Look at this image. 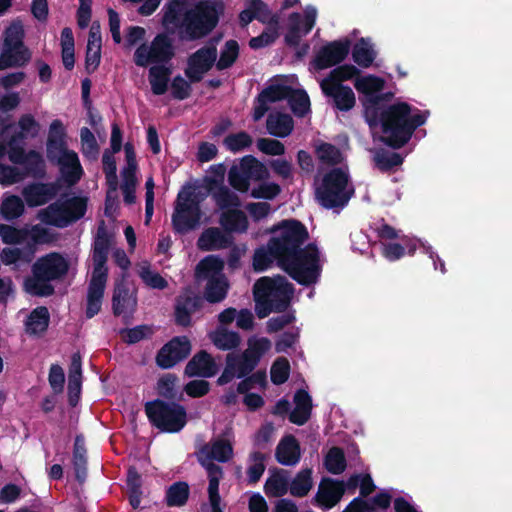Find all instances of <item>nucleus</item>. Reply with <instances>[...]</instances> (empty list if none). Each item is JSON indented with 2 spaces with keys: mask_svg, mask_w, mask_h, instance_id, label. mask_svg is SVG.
I'll return each mask as SVG.
<instances>
[{
  "mask_svg": "<svg viewBox=\"0 0 512 512\" xmlns=\"http://www.w3.org/2000/svg\"><path fill=\"white\" fill-rule=\"evenodd\" d=\"M274 252L280 255L293 273L292 279L303 286L317 282L321 273L319 250L313 243L304 246L309 238L307 227L297 219H284L267 231Z\"/></svg>",
  "mask_w": 512,
  "mask_h": 512,
  "instance_id": "obj_1",
  "label": "nucleus"
},
{
  "mask_svg": "<svg viewBox=\"0 0 512 512\" xmlns=\"http://www.w3.org/2000/svg\"><path fill=\"white\" fill-rule=\"evenodd\" d=\"M429 111H421L406 102L383 104L377 110L375 121L366 120L370 128L381 125L380 141L392 149L404 147L417 128L424 125Z\"/></svg>",
  "mask_w": 512,
  "mask_h": 512,
  "instance_id": "obj_2",
  "label": "nucleus"
},
{
  "mask_svg": "<svg viewBox=\"0 0 512 512\" xmlns=\"http://www.w3.org/2000/svg\"><path fill=\"white\" fill-rule=\"evenodd\" d=\"M111 241L112 236L109 234L105 222L102 220L97 228L91 253L93 271L88 285L85 311L88 319L93 318L101 310L108 278V268L106 263L108 261Z\"/></svg>",
  "mask_w": 512,
  "mask_h": 512,
  "instance_id": "obj_3",
  "label": "nucleus"
},
{
  "mask_svg": "<svg viewBox=\"0 0 512 512\" xmlns=\"http://www.w3.org/2000/svg\"><path fill=\"white\" fill-rule=\"evenodd\" d=\"M68 260L58 252H50L39 257L32 265V275L25 278L24 289L37 297H48L55 293L53 281H60L69 271Z\"/></svg>",
  "mask_w": 512,
  "mask_h": 512,
  "instance_id": "obj_4",
  "label": "nucleus"
},
{
  "mask_svg": "<svg viewBox=\"0 0 512 512\" xmlns=\"http://www.w3.org/2000/svg\"><path fill=\"white\" fill-rule=\"evenodd\" d=\"M293 293V285L283 276L259 278L253 285L256 315L263 319L272 312H285L290 306Z\"/></svg>",
  "mask_w": 512,
  "mask_h": 512,
  "instance_id": "obj_5",
  "label": "nucleus"
},
{
  "mask_svg": "<svg viewBox=\"0 0 512 512\" xmlns=\"http://www.w3.org/2000/svg\"><path fill=\"white\" fill-rule=\"evenodd\" d=\"M225 6L221 0H205L188 10L180 26V38L185 41L200 40L218 25Z\"/></svg>",
  "mask_w": 512,
  "mask_h": 512,
  "instance_id": "obj_6",
  "label": "nucleus"
},
{
  "mask_svg": "<svg viewBox=\"0 0 512 512\" xmlns=\"http://www.w3.org/2000/svg\"><path fill=\"white\" fill-rule=\"evenodd\" d=\"M355 195L347 172L342 168H332L321 179L315 189V199L325 209L341 210Z\"/></svg>",
  "mask_w": 512,
  "mask_h": 512,
  "instance_id": "obj_7",
  "label": "nucleus"
},
{
  "mask_svg": "<svg viewBox=\"0 0 512 512\" xmlns=\"http://www.w3.org/2000/svg\"><path fill=\"white\" fill-rule=\"evenodd\" d=\"M144 410L150 424L165 433H178L187 424V410L180 402L160 398L148 401Z\"/></svg>",
  "mask_w": 512,
  "mask_h": 512,
  "instance_id": "obj_8",
  "label": "nucleus"
},
{
  "mask_svg": "<svg viewBox=\"0 0 512 512\" xmlns=\"http://www.w3.org/2000/svg\"><path fill=\"white\" fill-rule=\"evenodd\" d=\"M87 211V200L73 196L59 199L38 212V218L46 225L66 228L84 217Z\"/></svg>",
  "mask_w": 512,
  "mask_h": 512,
  "instance_id": "obj_9",
  "label": "nucleus"
},
{
  "mask_svg": "<svg viewBox=\"0 0 512 512\" xmlns=\"http://www.w3.org/2000/svg\"><path fill=\"white\" fill-rule=\"evenodd\" d=\"M202 211L200 201L192 187L181 190L177 195L172 226L175 233L185 235L200 226Z\"/></svg>",
  "mask_w": 512,
  "mask_h": 512,
  "instance_id": "obj_10",
  "label": "nucleus"
},
{
  "mask_svg": "<svg viewBox=\"0 0 512 512\" xmlns=\"http://www.w3.org/2000/svg\"><path fill=\"white\" fill-rule=\"evenodd\" d=\"M46 146L48 160L59 166L62 177L69 185L76 184L83 174L77 153L68 150L65 141L56 140L52 137H48Z\"/></svg>",
  "mask_w": 512,
  "mask_h": 512,
  "instance_id": "obj_11",
  "label": "nucleus"
},
{
  "mask_svg": "<svg viewBox=\"0 0 512 512\" xmlns=\"http://www.w3.org/2000/svg\"><path fill=\"white\" fill-rule=\"evenodd\" d=\"M384 85V80L375 75H367L356 79L354 86L358 92L364 95L361 100L365 120L375 121L379 107L383 106L392 96L391 93L380 94Z\"/></svg>",
  "mask_w": 512,
  "mask_h": 512,
  "instance_id": "obj_12",
  "label": "nucleus"
},
{
  "mask_svg": "<svg viewBox=\"0 0 512 512\" xmlns=\"http://www.w3.org/2000/svg\"><path fill=\"white\" fill-rule=\"evenodd\" d=\"M175 56L171 38L166 33L157 34L150 46L140 44L134 52V63L139 67H147L151 63L164 65Z\"/></svg>",
  "mask_w": 512,
  "mask_h": 512,
  "instance_id": "obj_13",
  "label": "nucleus"
},
{
  "mask_svg": "<svg viewBox=\"0 0 512 512\" xmlns=\"http://www.w3.org/2000/svg\"><path fill=\"white\" fill-rule=\"evenodd\" d=\"M191 351L192 344L187 336H175L158 350L155 361L159 368L171 369L186 360Z\"/></svg>",
  "mask_w": 512,
  "mask_h": 512,
  "instance_id": "obj_14",
  "label": "nucleus"
},
{
  "mask_svg": "<svg viewBox=\"0 0 512 512\" xmlns=\"http://www.w3.org/2000/svg\"><path fill=\"white\" fill-rule=\"evenodd\" d=\"M217 60L216 45L211 43L199 48L187 58V67L184 72L191 83H198L204 74L209 72Z\"/></svg>",
  "mask_w": 512,
  "mask_h": 512,
  "instance_id": "obj_15",
  "label": "nucleus"
},
{
  "mask_svg": "<svg viewBox=\"0 0 512 512\" xmlns=\"http://www.w3.org/2000/svg\"><path fill=\"white\" fill-rule=\"evenodd\" d=\"M349 39L334 40L322 46L313 59L316 70H324L343 62L350 51Z\"/></svg>",
  "mask_w": 512,
  "mask_h": 512,
  "instance_id": "obj_16",
  "label": "nucleus"
},
{
  "mask_svg": "<svg viewBox=\"0 0 512 512\" xmlns=\"http://www.w3.org/2000/svg\"><path fill=\"white\" fill-rule=\"evenodd\" d=\"M220 366L206 350L196 352L187 362L184 375L188 378H212L218 374Z\"/></svg>",
  "mask_w": 512,
  "mask_h": 512,
  "instance_id": "obj_17",
  "label": "nucleus"
},
{
  "mask_svg": "<svg viewBox=\"0 0 512 512\" xmlns=\"http://www.w3.org/2000/svg\"><path fill=\"white\" fill-rule=\"evenodd\" d=\"M344 493V481L324 477L319 484L314 501L321 508L331 509L338 504Z\"/></svg>",
  "mask_w": 512,
  "mask_h": 512,
  "instance_id": "obj_18",
  "label": "nucleus"
},
{
  "mask_svg": "<svg viewBox=\"0 0 512 512\" xmlns=\"http://www.w3.org/2000/svg\"><path fill=\"white\" fill-rule=\"evenodd\" d=\"M58 188L56 183H30L23 188L22 196L27 206L34 208L45 205L54 199L58 193Z\"/></svg>",
  "mask_w": 512,
  "mask_h": 512,
  "instance_id": "obj_19",
  "label": "nucleus"
},
{
  "mask_svg": "<svg viewBox=\"0 0 512 512\" xmlns=\"http://www.w3.org/2000/svg\"><path fill=\"white\" fill-rule=\"evenodd\" d=\"M202 303V298L192 292L178 296L174 311L175 324L181 327H189L192 323V314L202 307Z\"/></svg>",
  "mask_w": 512,
  "mask_h": 512,
  "instance_id": "obj_20",
  "label": "nucleus"
},
{
  "mask_svg": "<svg viewBox=\"0 0 512 512\" xmlns=\"http://www.w3.org/2000/svg\"><path fill=\"white\" fill-rule=\"evenodd\" d=\"M322 93L332 100L333 107L341 112H348L356 104L355 93L347 85H324L320 84Z\"/></svg>",
  "mask_w": 512,
  "mask_h": 512,
  "instance_id": "obj_21",
  "label": "nucleus"
},
{
  "mask_svg": "<svg viewBox=\"0 0 512 512\" xmlns=\"http://www.w3.org/2000/svg\"><path fill=\"white\" fill-rule=\"evenodd\" d=\"M280 258V255L277 252H274L273 246L268 240L266 245H262L254 251L252 262L253 269L256 272H264L270 268L274 262H276L277 266L292 278L293 273L285 262H281Z\"/></svg>",
  "mask_w": 512,
  "mask_h": 512,
  "instance_id": "obj_22",
  "label": "nucleus"
},
{
  "mask_svg": "<svg viewBox=\"0 0 512 512\" xmlns=\"http://www.w3.org/2000/svg\"><path fill=\"white\" fill-rule=\"evenodd\" d=\"M233 242L230 234L217 227L206 228L197 240V247L201 251H215L229 247Z\"/></svg>",
  "mask_w": 512,
  "mask_h": 512,
  "instance_id": "obj_23",
  "label": "nucleus"
},
{
  "mask_svg": "<svg viewBox=\"0 0 512 512\" xmlns=\"http://www.w3.org/2000/svg\"><path fill=\"white\" fill-rule=\"evenodd\" d=\"M275 458L278 463L285 466H294L300 461V444L294 435H286L279 441Z\"/></svg>",
  "mask_w": 512,
  "mask_h": 512,
  "instance_id": "obj_24",
  "label": "nucleus"
},
{
  "mask_svg": "<svg viewBox=\"0 0 512 512\" xmlns=\"http://www.w3.org/2000/svg\"><path fill=\"white\" fill-rule=\"evenodd\" d=\"M197 458L203 460H217L218 462H228L233 457V446L225 439H217L211 445L204 444L196 453Z\"/></svg>",
  "mask_w": 512,
  "mask_h": 512,
  "instance_id": "obj_25",
  "label": "nucleus"
},
{
  "mask_svg": "<svg viewBox=\"0 0 512 512\" xmlns=\"http://www.w3.org/2000/svg\"><path fill=\"white\" fill-rule=\"evenodd\" d=\"M137 305V299L130 292L124 282L115 285L112 296V310L115 316H120L127 311H133Z\"/></svg>",
  "mask_w": 512,
  "mask_h": 512,
  "instance_id": "obj_26",
  "label": "nucleus"
},
{
  "mask_svg": "<svg viewBox=\"0 0 512 512\" xmlns=\"http://www.w3.org/2000/svg\"><path fill=\"white\" fill-rule=\"evenodd\" d=\"M155 389L162 400L180 402L184 399L183 391L178 387V377L173 373L162 375L158 379Z\"/></svg>",
  "mask_w": 512,
  "mask_h": 512,
  "instance_id": "obj_27",
  "label": "nucleus"
},
{
  "mask_svg": "<svg viewBox=\"0 0 512 512\" xmlns=\"http://www.w3.org/2000/svg\"><path fill=\"white\" fill-rule=\"evenodd\" d=\"M266 128L270 135L285 138L293 131L294 121L287 113H270L266 120Z\"/></svg>",
  "mask_w": 512,
  "mask_h": 512,
  "instance_id": "obj_28",
  "label": "nucleus"
},
{
  "mask_svg": "<svg viewBox=\"0 0 512 512\" xmlns=\"http://www.w3.org/2000/svg\"><path fill=\"white\" fill-rule=\"evenodd\" d=\"M37 241V238L34 237V242L28 243L24 248H3L0 253L1 261L4 265H12L18 262L25 264L30 263L33 260L36 252L35 243Z\"/></svg>",
  "mask_w": 512,
  "mask_h": 512,
  "instance_id": "obj_29",
  "label": "nucleus"
},
{
  "mask_svg": "<svg viewBox=\"0 0 512 512\" xmlns=\"http://www.w3.org/2000/svg\"><path fill=\"white\" fill-rule=\"evenodd\" d=\"M50 323L49 310L45 306H38L33 309L26 322V332L29 335L39 336L45 333Z\"/></svg>",
  "mask_w": 512,
  "mask_h": 512,
  "instance_id": "obj_30",
  "label": "nucleus"
},
{
  "mask_svg": "<svg viewBox=\"0 0 512 512\" xmlns=\"http://www.w3.org/2000/svg\"><path fill=\"white\" fill-rule=\"evenodd\" d=\"M220 224L226 233H243L248 229V219L246 214L239 209H229L222 213Z\"/></svg>",
  "mask_w": 512,
  "mask_h": 512,
  "instance_id": "obj_31",
  "label": "nucleus"
},
{
  "mask_svg": "<svg viewBox=\"0 0 512 512\" xmlns=\"http://www.w3.org/2000/svg\"><path fill=\"white\" fill-rule=\"evenodd\" d=\"M172 68L165 65H153L149 69L148 80L155 95H163L168 89Z\"/></svg>",
  "mask_w": 512,
  "mask_h": 512,
  "instance_id": "obj_32",
  "label": "nucleus"
},
{
  "mask_svg": "<svg viewBox=\"0 0 512 512\" xmlns=\"http://www.w3.org/2000/svg\"><path fill=\"white\" fill-rule=\"evenodd\" d=\"M239 166L249 182L251 180L265 181L270 177L268 168L253 155H246L241 158Z\"/></svg>",
  "mask_w": 512,
  "mask_h": 512,
  "instance_id": "obj_33",
  "label": "nucleus"
},
{
  "mask_svg": "<svg viewBox=\"0 0 512 512\" xmlns=\"http://www.w3.org/2000/svg\"><path fill=\"white\" fill-rule=\"evenodd\" d=\"M288 472L276 470L265 482L264 491L268 497H283L289 491Z\"/></svg>",
  "mask_w": 512,
  "mask_h": 512,
  "instance_id": "obj_34",
  "label": "nucleus"
},
{
  "mask_svg": "<svg viewBox=\"0 0 512 512\" xmlns=\"http://www.w3.org/2000/svg\"><path fill=\"white\" fill-rule=\"evenodd\" d=\"M229 284L224 275L210 277L204 291L205 299L209 303H219L227 296Z\"/></svg>",
  "mask_w": 512,
  "mask_h": 512,
  "instance_id": "obj_35",
  "label": "nucleus"
},
{
  "mask_svg": "<svg viewBox=\"0 0 512 512\" xmlns=\"http://www.w3.org/2000/svg\"><path fill=\"white\" fill-rule=\"evenodd\" d=\"M190 495V487L185 481H177L171 484L165 492V503L168 507L184 506Z\"/></svg>",
  "mask_w": 512,
  "mask_h": 512,
  "instance_id": "obj_36",
  "label": "nucleus"
},
{
  "mask_svg": "<svg viewBox=\"0 0 512 512\" xmlns=\"http://www.w3.org/2000/svg\"><path fill=\"white\" fill-rule=\"evenodd\" d=\"M31 51L29 49H22V51H15L3 47L0 54V70H5L11 67H24L31 60Z\"/></svg>",
  "mask_w": 512,
  "mask_h": 512,
  "instance_id": "obj_37",
  "label": "nucleus"
},
{
  "mask_svg": "<svg viewBox=\"0 0 512 512\" xmlns=\"http://www.w3.org/2000/svg\"><path fill=\"white\" fill-rule=\"evenodd\" d=\"M279 37V19L277 15L271 17L269 25L265 30L258 36L252 37L249 40V46L251 49L258 50L273 44Z\"/></svg>",
  "mask_w": 512,
  "mask_h": 512,
  "instance_id": "obj_38",
  "label": "nucleus"
},
{
  "mask_svg": "<svg viewBox=\"0 0 512 512\" xmlns=\"http://www.w3.org/2000/svg\"><path fill=\"white\" fill-rule=\"evenodd\" d=\"M126 485L128 488V500L133 509H138L142 498V478L134 466L127 470Z\"/></svg>",
  "mask_w": 512,
  "mask_h": 512,
  "instance_id": "obj_39",
  "label": "nucleus"
},
{
  "mask_svg": "<svg viewBox=\"0 0 512 512\" xmlns=\"http://www.w3.org/2000/svg\"><path fill=\"white\" fill-rule=\"evenodd\" d=\"M224 262L215 255H208L203 258L196 266L195 274L198 279H210V277H218L222 274Z\"/></svg>",
  "mask_w": 512,
  "mask_h": 512,
  "instance_id": "obj_40",
  "label": "nucleus"
},
{
  "mask_svg": "<svg viewBox=\"0 0 512 512\" xmlns=\"http://www.w3.org/2000/svg\"><path fill=\"white\" fill-rule=\"evenodd\" d=\"M3 47L22 51L29 49L24 44L25 32L21 21H13L4 31Z\"/></svg>",
  "mask_w": 512,
  "mask_h": 512,
  "instance_id": "obj_41",
  "label": "nucleus"
},
{
  "mask_svg": "<svg viewBox=\"0 0 512 512\" xmlns=\"http://www.w3.org/2000/svg\"><path fill=\"white\" fill-rule=\"evenodd\" d=\"M313 487L312 469H301L289 483V492L294 497H305Z\"/></svg>",
  "mask_w": 512,
  "mask_h": 512,
  "instance_id": "obj_42",
  "label": "nucleus"
},
{
  "mask_svg": "<svg viewBox=\"0 0 512 512\" xmlns=\"http://www.w3.org/2000/svg\"><path fill=\"white\" fill-rule=\"evenodd\" d=\"M353 61L362 68H368L376 58V53L365 38L359 39L352 49Z\"/></svg>",
  "mask_w": 512,
  "mask_h": 512,
  "instance_id": "obj_43",
  "label": "nucleus"
},
{
  "mask_svg": "<svg viewBox=\"0 0 512 512\" xmlns=\"http://www.w3.org/2000/svg\"><path fill=\"white\" fill-rule=\"evenodd\" d=\"M289 107L296 117H304L310 112V98L304 89H294L287 97Z\"/></svg>",
  "mask_w": 512,
  "mask_h": 512,
  "instance_id": "obj_44",
  "label": "nucleus"
},
{
  "mask_svg": "<svg viewBox=\"0 0 512 512\" xmlns=\"http://www.w3.org/2000/svg\"><path fill=\"white\" fill-rule=\"evenodd\" d=\"M212 198L214 199L217 207L221 210L237 208L240 206L241 202L237 194L232 192L225 185H221L215 187L211 191H208Z\"/></svg>",
  "mask_w": 512,
  "mask_h": 512,
  "instance_id": "obj_45",
  "label": "nucleus"
},
{
  "mask_svg": "<svg viewBox=\"0 0 512 512\" xmlns=\"http://www.w3.org/2000/svg\"><path fill=\"white\" fill-rule=\"evenodd\" d=\"M360 70L352 64L339 65L330 71L320 84L324 85H343V81L350 80L355 76H358Z\"/></svg>",
  "mask_w": 512,
  "mask_h": 512,
  "instance_id": "obj_46",
  "label": "nucleus"
},
{
  "mask_svg": "<svg viewBox=\"0 0 512 512\" xmlns=\"http://www.w3.org/2000/svg\"><path fill=\"white\" fill-rule=\"evenodd\" d=\"M239 44L236 40L230 39L225 42L220 51L219 59L216 60V69L219 71L231 68L239 56Z\"/></svg>",
  "mask_w": 512,
  "mask_h": 512,
  "instance_id": "obj_47",
  "label": "nucleus"
},
{
  "mask_svg": "<svg viewBox=\"0 0 512 512\" xmlns=\"http://www.w3.org/2000/svg\"><path fill=\"white\" fill-rule=\"evenodd\" d=\"M25 212V205L21 197L9 195L3 199L0 205V214L7 221L21 217Z\"/></svg>",
  "mask_w": 512,
  "mask_h": 512,
  "instance_id": "obj_48",
  "label": "nucleus"
},
{
  "mask_svg": "<svg viewBox=\"0 0 512 512\" xmlns=\"http://www.w3.org/2000/svg\"><path fill=\"white\" fill-rule=\"evenodd\" d=\"M324 467L329 473L334 475L343 473L347 467L343 449L337 446L330 448L324 458Z\"/></svg>",
  "mask_w": 512,
  "mask_h": 512,
  "instance_id": "obj_49",
  "label": "nucleus"
},
{
  "mask_svg": "<svg viewBox=\"0 0 512 512\" xmlns=\"http://www.w3.org/2000/svg\"><path fill=\"white\" fill-rule=\"evenodd\" d=\"M374 162L375 166L381 171V172H390L395 167L400 166L404 158L401 154L397 152L388 151L385 149H380L377 151L374 155Z\"/></svg>",
  "mask_w": 512,
  "mask_h": 512,
  "instance_id": "obj_50",
  "label": "nucleus"
},
{
  "mask_svg": "<svg viewBox=\"0 0 512 512\" xmlns=\"http://www.w3.org/2000/svg\"><path fill=\"white\" fill-rule=\"evenodd\" d=\"M29 236L30 231L27 228H17L8 224H0V238L4 244H23Z\"/></svg>",
  "mask_w": 512,
  "mask_h": 512,
  "instance_id": "obj_51",
  "label": "nucleus"
},
{
  "mask_svg": "<svg viewBox=\"0 0 512 512\" xmlns=\"http://www.w3.org/2000/svg\"><path fill=\"white\" fill-rule=\"evenodd\" d=\"M213 344L221 350H231L239 346L241 338L237 332L218 330L210 335Z\"/></svg>",
  "mask_w": 512,
  "mask_h": 512,
  "instance_id": "obj_52",
  "label": "nucleus"
},
{
  "mask_svg": "<svg viewBox=\"0 0 512 512\" xmlns=\"http://www.w3.org/2000/svg\"><path fill=\"white\" fill-rule=\"evenodd\" d=\"M23 167L26 173L33 178H43L46 174V166L43 157L35 150L28 152Z\"/></svg>",
  "mask_w": 512,
  "mask_h": 512,
  "instance_id": "obj_53",
  "label": "nucleus"
},
{
  "mask_svg": "<svg viewBox=\"0 0 512 512\" xmlns=\"http://www.w3.org/2000/svg\"><path fill=\"white\" fill-rule=\"evenodd\" d=\"M292 91V87L284 84H271L264 88L259 96L263 101L268 103H275L281 100H287L289 92Z\"/></svg>",
  "mask_w": 512,
  "mask_h": 512,
  "instance_id": "obj_54",
  "label": "nucleus"
},
{
  "mask_svg": "<svg viewBox=\"0 0 512 512\" xmlns=\"http://www.w3.org/2000/svg\"><path fill=\"white\" fill-rule=\"evenodd\" d=\"M290 363L287 358L279 357L277 358L270 370L271 381L275 385L284 384L290 376Z\"/></svg>",
  "mask_w": 512,
  "mask_h": 512,
  "instance_id": "obj_55",
  "label": "nucleus"
},
{
  "mask_svg": "<svg viewBox=\"0 0 512 512\" xmlns=\"http://www.w3.org/2000/svg\"><path fill=\"white\" fill-rule=\"evenodd\" d=\"M249 459L253 464L247 469L248 482L255 484L261 479L265 471L266 454L261 451H254L250 454Z\"/></svg>",
  "mask_w": 512,
  "mask_h": 512,
  "instance_id": "obj_56",
  "label": "nucleus"
},
{
  "mask_svg": "<svg viewBox=\"0 0 512 512\" xmlns=\"http://www.w3.org/2000/svg\"><path fill=\"white\" fill-rule=\"evenodd\" d=\"M289 28L285 35V43L290 47H298L301 37L304 35L301 30V15L293 12L289 16Z\"/></svg>",
  "mask_w": 512,
  "mask_h": 512,
  "instance_id": "obj_57",
  "label": "nucleus"
},
{
  "mask_svg": "<svg viewBox=\"0 0 512 512\" xmlns=\"http://www.w3.org/2000/svg\"><path fill=\"white\" fill-rule=\"evenodd\" d=\"M252 142V137L247 132L240 131L226 136L223 143L229 151L237 153L250 147Z\"/></svg>",
  "mask_w": 512,
  "mask_h": 512,
  "instance_id": "obj_58",
  "label": "nucleus"
},
{
  "mask_svg": "<svg viewBox=\"0 0 512 512\" xmlns=\"http://www.w3.org/2000/svg\"><path fill=\"white\" fill-rule=\"evenodd\" d=\"M256 385L265 388L267 385V375L265 370H258L251 375L243 377V379L237 384L238 393H247L253 389Z\"/></svg>",
  "mask_w": 512,
  "mask_h": 512,
  "instance_id": "obj_59",
  "label": "nucleus"
},
{
  "mask_svg": "<svg viewBox=\"0 0 512 512\" xmlns=\"http://www.w3.org/2000/svg\"><path fill=\"white\" fill-rule=\"evenodd\" d=\"M316 155L318 159L325 164L336 165L341 162L340 150L330 143H321L317 146Z\"/></svg>",
  "mask_w": 512,
  "mask_h": 512,
  "instance_id": "obj_60",
  "label": "nucleus"
},
{
  "mask_svg": "<svg viewBox=\"0 0 512 512\" xmlns=\"http://www.w3.org/2000/svg\"><path fill=\"white\" fill-rule=\"evenodd\" d=\"M207 378L193 379L187 382L183 387V393L191 398H202L211 390V384Z\"/></svg>",
  "mask_w": 512,
  "mask_h": 512,
  "instance_id": "obj_61",
  "label": "nucleus"
},
{
  "mask_svg": "<svg viewBox=\"0 0 512 512\" xmlns=\"http://www.w3.org/2000/svg\"><path fill=\"white\" fill-rule=\"evenodd\" d=\"M281 193V187L275 182H263L250 191L254 199L273 200Z\"/></svg>",
  "mask_w": 512,
  "mask_h": 512,
  "instance_id": "obj_62",
  "label": "nucleus"
},
{
  "mask_svg": "<svg viewBox=\"0 0 512 512\" xmlns=\"http://www.w3.org/2000/svg\"><path fill=\"white\" fill-rule=\"evenodd\" d=\"M228 182L237 191L246 193L250 189V182L239 165H233L228 172Z\"/></svg>",
  "mask_w": 512,
  "mask_h": 512,
  "instance_id": "obj_63",
  "label": "nucleus"
},
{
  "mask_svg": "<svg viewBox=\"0 0 512 512\" xmlns=\"http://www.w3.org/2000/svg\"><path fill=\"white\" fill-rule=\"evenodd\" d=\"M139 276L142 281L150 288L163 290L168 286L167 280L158 272L152 271L149 266L141 267Z\"/></svg>",
  "mask_w": 512,
  "mask_h": 512,
  "instance_id": "obj_64",
  "label": "nucleus"
}]
</instances>
